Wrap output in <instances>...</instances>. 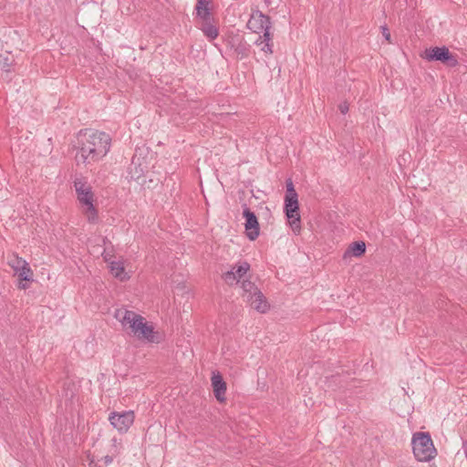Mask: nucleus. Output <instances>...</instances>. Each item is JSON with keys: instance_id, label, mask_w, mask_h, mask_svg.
<instances>
[{"instance_id": "nucleus-1", "label": "nucleus", "mask_w": 467, "mask_h": 467, "mask_svg": "<svg viewBox=\"0 0 467 467\" xmlns=\"http://www.w3.org/2000/svg\"><path fill=\"white\" fill-rule=\"evenodd\" d=\"M78 150L76 154L78 163L93 164L102 160L109 151L111 137L96 130H86L78 135Z\"/></svg>"}, {"instance_id": "nucleus-2", "label": "nucleus", "mask_w": 467, "mask_h": 467, "mask_svg": "<svg viewBox=\"0 0 467 467\" xmlns=\"http://www.w3.org/2000/svg\"><path fill=\"white\" fill-rule=\"evenodd\" d=\"M116 318L119 320L123 327H128L130 332L140 340H146L150 343H159L161 336L155 331L153 327L145 321V318L131 310H118Z\"/></svg>"}, {"instance_id": "nucleus-3", "label": "nucleus", "mask_w": 467, "mask_h": 467, "mask_svg": "<svg viewBox=\"0 0 467 467\" xmlns=\"http://www.w3.org/2000/svg\"><path fill=\"white\" fill-rule=\"evenodd\" d=\"M74 188L77 193L78 201L83 207V213L89 223H95L98 222V211L95 208L94 193L91 186L88 182V179L79 175L74 179Z\"/></svg>"}, {"instance_id": "nucleus-4", "label": "nucleus", "mask_w": 467, "mask_h": 467, "mask_svg": "<svg viewBox=\"0 0 467 467\" xmlns=\"http://www.w3.org/2000/svg\"><path fill=\"white\" fill-rule=\"evenodd\" d=\"M412 452L418 462H429L437 455L431 434L429 432L417 431L411 438Z\"/></svg>"}, {"instance_id": "nucleus-5", "label": "nucleus", "mask_w": 467, "mask_h": 467, "mask_svg": "<svg viewBox=\"0 0 467 467\" xmlns=\"http://www.w3.org/2000/svg\"><path fill=\"white\" fill-rule=\"evenodd\" d=\"M135 415L133 410L122 412L112 411L109 415L110 424L121 434L126 433L133 424Z\"/></svg>"}, {"instance_id": "nucleus-6", "label": "nucleus", "mask_w": 467, "mask_h": 467, "mask_svg": "<svg viewBox=\"0 0 467 467\" xmlns=\"http://www.w3.org/2000/svg\"><path fill=\"white\" fill-rule=\"evenodd\" d=\"M298 195L297 193H291L285 195V213L286 217L291 220L293 229L300 228V215L298 213Z\"/></svg>"}, {"instance_id": "nucleus-7", "label": "nucleus", "mask_w": 467, "mask_h": 467, "mask_svg": "<svg viewBox=\"0 0 467 467\" xmlns=\"http://www.w3.org/2000/svg\"><path fill=\"white\" fill-rule=\"evenodd\" d=\"M425 58L429 61H441L449 66H455L457 60L446 47H435L425 50Z\"/></svg>"}, {"instance_id": "nucleus-8", "label": "nucleus", "mask_w": 467, "mask_h": 467, "mask_svg": "<svg viewBox=\"0 0 467 467\" xmlns=\"http://www.w3.org/2000/svg\"><path fill=\"white\" fill-rule=\"evenodd\" d=\"M250 270V265L244 261L234 265L231 270L223 275V280L228 285L238 283Z\"/></svg>"}, {"instance_id": "nucleus-9", "label": "nucleus", "mask_w": 467, "mask_h": 467, "mask_svg": "<svg viewBox=\"0 0 467 467\" xmlns=\"http://www.w3.org/2000/svg\"><path fill=\"white\" fill-rule=\"evenodd\" d=\"M271 26L272 23L270 17L263 14L261 11L253 13L247 22V27L257 34L262 33V30Z\"/></svg>"}, {"instance_id": "nucleus-10", "label": "nucleus", "mask_w": 467, "mask_h": 467, "mask_svg": "<svg viewBox=\"0 0 467 467\" xmlns=\"http://www.w3.org/2000/svg\"><path fill=\"white\" fill-rule=\"evenodd\" d=\"M245 219L244 227L249 240L254 241L259 235V223L255 213L245 207L243 211Z\"/></svg>"}, {"instance_id": "nucleus-11", "label": "nucleus", "mask_w": 467, "mask_h": 467, "mask_svg": "<svg viewBox=\"0 0 467 467\" xmlns=\"http://www.w3.org/2000/svg\"><path fill=\"white\" fill-rule=\"evenodd\" d=\"M252 308L255 309L256 311L265 314L269 310V304L265 298V296L263 295V293L259 290L254 294V296L251 300H245Z\"/></svg>"}, {"instance_id": "nucleus-12", "label": "nucleus", "mask_w": 467, "mask_h": 467, "mask_svg": "<svg viewBox=\"0 0 467 467\" xmlns=\"http://www.w3.org/2000/svg\"><path fill=\"white\" fill-rule=\"evenodd\" d=\"M199 28L209 40H214L219 35V30L214 24L213 17L208 20H202Z\"/></svg>"}, {"instance_id": "nucleus-13", "label": "nucleus", "mask_w": 467, "mask_h": 467, "mask_svg": "<svg viewBox=\"0 0 467 467\" xmlns=\"http://www.w3.org/2000/svg\"><path fill=\"white\" fill-rule=\"evenodd\" d=\"M212 5V0H197V4L195 6L196 17L202 20H208L213 18L210 5Z\"/></svg>"}, {"instance_id": "nucleus-14", "label": "nucleus", "mask_w": 467, "mask_h": 467, "mask_svg": "<svg viewBox=\"0 0 467 467\" xmlns=\"http://www.w3.org/2000/svg\"><path fill=\"white\" fill-rule=\"evenodd\" d=\"M212 385L213 388V392H214L215 398L220 401L224 400V394L226 391V384L223 381L222 376L219 374L213 375L212 377Z\"/></svg>"}, {"instance_id": "nucleus-15", "label": "nucleus", "mask_w": 467, "mask_h": 467, "mask_svg": "<svg viewBox=\"0 0 467 467\" xmlns=\"http://www.w3.org/2000/svg\"><path fill=\"white\" fill-rule=\"evenodd\" d=\"M366 252V244L364 242H354L352 243L348 250L345 252L344 257H347L348 255H352L355 257H359L362 254H364Z\"/></svg>"}, {"instance_id": "nucleus-16", "label": "nucleus", "mask_w": 467, "mask_h": 467, "mask_svg": "<svg viewBox=\"0 0 467 467\" xmlns=\"http://www.w3.org/2000/svg\"><path fill=\"white\" fill-rule=\"evenodd\" d=\"M244 300H251L254 294L259 291L258 287L250 280H244L241 285Z\"/></svg>"}, {"instance_id": "nucleus-17", "label": "nucleus", "mask_w": 467, "mask_h": 467, "mask_svg": "<svg viewBox=\"0 0 467 467\" xmlns=\"http://www.w3.org/2000/svg\"><path fill=\"white\" fill-rule=\"evenodd\" d=\"M109 267L111 274L115 277H117L120 280L125 279L126 273H125V268H124L123 263H121L119 261H112V262H109Z\"/></svg>"}, {"instance_id": "nucleus-18", "label": "nucleus", "mask_w": 467, "mask_h": 467, "mask_svg": "<svg viewBox=\"0 0 467 467\" xmlns=\"http://www.w3.org/2000/svg\"><path fill=\"white\" fill-rule=\"evenodd\" d=\"M7 264L14 270V272L16 273L19 269L25 266L27 262L22 257L14 254L12 257L8 258Z\"/></svg>"}, {"instance_id": "nucleus-19", "label": "nucleus", "mask_w": 467, "mask_h": 467, "mask_svg": "<svg viewBox=\"0 0 467 467\" xmlns=\"http://www.w3.org/2000/svg\"><path fill=\"white\" fill-rule=\"evenodd\" d=\"M15 274L18 276L19 281H31L33 279V271L28 263Z\"/></svg>"}, {"instance_id": "nucleus-20", "label": "nucleus", "mask_w": 467, "mask_h": 467, "mask_svg": "<svg viewBox=\"0 0 467 467\" xmlns=\"http://www.w3.org/2000/svg\"><path fill=\"white\" fill-rule=\"evenodd\" d=\"M254 45L260 47L262 52H264L266 56H270L273 54V43L263 42L262 40H255Z\"/></svg>"}, {"instance_id": "nucleus-21", "label": "nucleus", "mask_w": 467, "mask_h": 467, "mask_svg": "<svg viewBox=\"0 0 467 467\" xmlns=\"http://www.w3.org/2000/svg\"><path fill=\"white\" fill-rule=\"evenodd\" d=\"M271 27L262 30L263 35H259L256 40L273 43V35L270 33Z\"/></svg>"}, {"instance_id": "nucleus-22", "label": "nucleus", "mask_w": 467, "mask_h": 467, "mask_svg": "<svg viewBox=\"0 0 467 467\" xmlns=\"http://www.w3.org/2000/svg\"><path fill=\"white\" fill-rule=\"evenodd\" d=\"M104 261L108 264H109V262H112V258H113V254H112V251H109L108 247H106L104 249V251L102 252L101 254Z\"/></svg>"}, {"instance_id": "nucleus-23", "label": "nucleus", "mask_w": 467, "mask_h": 467, "mask_svg": "<svg viewBox=\"0 0 467 467\" xmlns=\"http://www.w3.org/2000/svg\"><path fill=\"white\" fill-rule=\"evenodd\" d=\"M291 193H296L293 182L291 179L286 180V194L291 195Z\"/></svg>"}, {"instance_id": "nucleus-24", "label": "nucleus", "mask_w": 467, "mask_h": 467, "mask_svg": "<svg viewBox=\"0 0 467 467\" xmlns=\"http://www.w3.org/2000/svg\"><path fill=\"white\" fill-rule=\"evenodd\" d=\"M0 67H1V69L5 71V72H10L11 71V63L8 62V58H5L4 59V63L2 65V61H0Z\"/></svg>"}, {"instance_id": "nucleus-25", "label": "nucleus", "mask_w": 467, "mask_h": 467, "mask_svg": "<svg viewBox=\"0 0 467 467\" xmlns=\"http://www.w3.org/2000/svg\"><path fill=\"white\" fill-rule=\"evenodd\" d=\"M381 29H382V35L385 37V39L389 41L390 40V33L389 32V29L387 28V26H381Z\"/></svg>"}, {"instance_id": "nucleus-26", "label": "nucleus", "mask_w": 467, "mask_h": 467, "mask_svg": "<svg viewBox=\"0 0 467 467\" xmlns=\"http://www.w3.org/2000/svg\"><path fill=\"white\" fill-rule=\"evenodd\" d=\"M339 110L342 114H346L348 111V105L347 103L340 104Z\"/></svg>"}, {"instance_id": "nucleus-27", "label": "nucleus", "mask_w": 467, "mask_h": 467, "mask_svg": "<svg viewBox=\"0 0 467 467\" xmlns=\"http://www.w3.org/2000/svg\"><path fill=\"white\" fill-rule=\"evenodd\" d=\"M112 462V458H111V457H109V456H106V457H105V462H106V463H109V462Z\"/></svg>"}, {"instance_id": "nucleus-28", "label": "nucleus", "mask_w": 467, "mask_h": 467, "mask_svg": "<svg viewBox=\"0 0 467 467\" xmlns=\"http://www.w3.org/2000/svg\"><path fill=\"white\" fill-rule=\"evenodd\" d=\"M463 448H464L465 456L467 458V445H466V442L463 443Z\"/></svg>"}, {"instance_id": "nucleus-29", "label": "nucleus", "mask_w": 467, "mask_h": 467, "mask_svg": "<svg viewBox=\"0 0 467 467\" xmlns=\"http://www.w3.org/2000/svg\"><path fill=\"white\" fill-rule=\"evenodd\" d=\"M19 288L26 289V284H19Z\"/></svg>"}, {"instance_id": "nucleus-30", "label": "nucleus", "mask_w": 467, "mask_h": 467, "mask_svg": "<svg viewBox=\"0 0 467 467\" xmlns=\"http://www.w3.org/2000/svg\"><path fill=\"white\" fill-rule=\"evenodd\" d=\"M108 242H109V241H108V239H107V238H104V239H103V243H104V244H106Z\"/></svg>"}]
</instances>
